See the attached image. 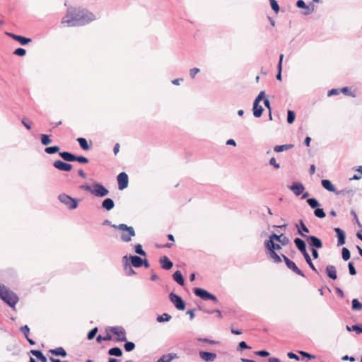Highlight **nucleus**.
Wrapping results in <instances>:
<instances>
[{
  "label": "nucleus",
  "instance_id": "17",
  "mask_svg": "<svg viewBox=\"0 0 362 362\" xmlns=\"http://www.w3.org/2000/svg\"><path fill=\"white\" fill-rule=\"evenodd\" d=\"M199 356L203 361L206 362L214 361L216 358V354L207 351H200Z\"/></svg>",
  "mask_w": 362,
  "mask_h": 362
},
{
  "label": "nucleus",
  "instance_id": "14",
  "mask_svg": "<svg viewBox=\"0 0 362 362\" xmlns=\"http://www.w3.org/2000/svg\"><path fill=\"white\" fill-rule=\"evenodd\" d=\"M296 6L298 8L306 9L304 13L305 15L312 13L315 10V6L313 4L306 5L303 0H298L296 3Z\"/></svg>",
  "mask_w": 362,
  "mask_h": 362
},
{
  "label": "nucleus",
  "instance_id": "63",
  "mask_svg": "<svg viewBox=\"0 0 362 362\" xmlns=\"http://www.w3.org/2000/svg\"><path fill=\"white\" fill-rule=\"evenodd\" d=\"M299 353H300V354H301V355H303V356L307 357V358H310V359H313V358H315V356L311 355V354H308V353H307V352L303 351H299Z\"/></svg>",
  "mask_w": 362,
  "mask_h": 362
},
{
  "label": "nucleus",
  "instance_id": "27",
  "mask_svg": "<svg viewBox=\"0 0 362 362\" xmlns=\"http://www.w3.org/2000/svg\"><path fill=\"white\" fill-rule=\"evenodd\" d=\"M49 353L55 356H61L65 357L66 356V351L63 347H58L55 349H50Z\"/></svg>",
  "mask_w": 362,
  "mask_h": 362
},
{
  "label": "nucleus",
  "instance_id": "43",
  "mask_svg": "<svg viewBox=\"0 0 362 362\" xmlns=\"http://www.w3.org/2000/svg\"><path fill=\"white\" fill-rule=\"evenodd\" d=\"M341 255H342V258L344 261H346L350 258V252L346 247L342 248Z\"/></svg>",
  "mask_w": 362,
  "mask_h": 362
},
{
  "label": "nucleus",
  "instance_id": "23",
  "mask_svg": "<svg viewBox=\"0 0 362 362\" xmlns=\"http://www.w3.org/2000/svg\"><path fill=\"white\" fill-rule=\"evenodd\" d=\"M264 246L267 250H273L274 251L279 250L281 247L279 244H276L272 242V240H268L264 242Z\"/></svg>",
  "mask_w": 362,
  "mask_h": 362
},
{
  "label": "nucleus",
  "instance_id": "51",
  "mask_svg": "<svg viewBox=\"0 0 362 362\" xmlns=\"http://www.w3.org/2000/svg\"><path fill=\"white\" fill-rule=\"evenodd\" d=\"M97 332H98V328H97V327H95V328H93V329H91V330L88 332V339L89 340L93 339L95 337V335H96Z\"/></svg>",
  "mask_w": 362,
  "mask_h": 362
},
{
  "label": "nucleus",
  "instance_id": "11",
  "mask_svg": "<svg viewBox=\"0 0 362 362\" xmlns=\"http://www.w3.org/2000/svg\"><path fill=\"white\" fill-rule=\"evenodd\" d=\"M298 233L301 236L305 237L307 238V240L308 241L310 245L317 249H320L322 247V243L318 238L315 236H306L300 230H298Z\"/></svg>",
  "mask_w": 362,
  "mask_h": 362
},
{
  "label": "nucleus",
  "instance_id": "56",
  "mask_svg": "<svg viewBox=\"0 0 362 362\" xmlns=\"http://www.w3.org/2000/svg\"><path fill=\"white\" fill-rule=\"evenodd\" d=\"M349 273L351 275H355L356 274V271L355 267H354V264L351 262H350L348 264Z\"/></svg>",
  "mask_w": 362,
  "mask_h": 362
},
{
  "label": "nucleus",
  "instance_id": "62",
  "mask_svg": "<svg viewBox=\"0 0 362 362\" xmlns=\"http://www.w3.org/2000/svg\"><path fill=\"white\" fill-rule=\"evenodd\" d=\"M205 313H209V314H211V313H216L217 316H218V317H219L220 319H221L222 317H223L222 314H221V311L219 310H214V311H212V310H205Z\"/></svg>",
  "mask_w": 362,
  "mask_h": 362
},
{
  "label": "nucleus",
  "instance_id": "54",
  "mask_svg": "<svg viewBox=\"0 0 362 362\" xmlns=\"http://www.w3.org/2000/svg\"><path fill=\"white\" fill-rule=\"evenodd\" d=\"M21 331L23 333L25 338H28L29 336L30 329L28 325H25L21 327Z\"/></svg>",
  "mask_w": 362,
  "mask_h": 362
},
{
  "label": "nucleus",
  "instance_id": "47",
  "mask_svg": "<svg viewBox=\"0 0 362 362\" xmlns=\"http://www.w3.org/2000/svg\"><path fill=\"white\" fill-rule=\"evenodd\" d=\"M272 8L275 11V13H278L279 11V6L276 0H269Z\"/></svg>",
  "mask_w": 362,
  "mask_h": 362
},
{
  "label": "nucleus",
  "instance_id": "33",
  "mask_svg": "<svg viewBox=\"0 0 362 362\" xmlns=\"http://www.w3.org/2000/svg\"><path fill=\"white\" fill-rule=\"evenodd\" d=\"M77 141L78 142L81 148L85 151H88L90 149V146L88 144V141L86 139L80 137L77 139Z\"/></svg>",
  "mask_w": 362,
  "mask_h": 362
},
{
  "label": "nucleus",
  "instance_id": "10",
  "mask_svg": "<svg viewBox=\"0 0 362 362\" xmlns=\"http://www.w3.org/2000/svg\"><path fill=\"white\" fill-rule=\"evenodd\" d=\"M91 193L97 197H103L108 194L109 191L101 184H94Z\"/></svg>",
  "mask_w": 362,
  "mask_h": 362
},
{
  "label": "nucleus",
  "instance_id": "39",
  "mask_svg": "<svg viewBox=\"0 0 362 362\" xmlns=\"http://www.w3.org/2000/svg\"><path fill=\"white\" fill-rule=\"evenodd\" d=\"M112 339V335L109 333H107L104 337L101 335H98L97 337V341L100 343L102 341H110Z\"/></svg>",
  "mask_w": 362,
  "mask_h": 362
},
{
  "label": "nucleus",
  "instance_id": "49",
  "mask_svg": "<svg viewBox=\"0 0 362 362\" xmlns=\"http://www.w3.org/2000/svg\"><path fill=\"white\" fill-rule=\"evenodd\" d=\"M135 252L137 254L141 255L142 256L146 255V252L143 250L142 247L140 244H137L135 245Z\"/></svg>",
  "mask_w": 362,
  "mask_h": 362
},
{
  "label": "nucleus",
  "instance_id": "26",
  "mask_svg": "<svg viewBox=\"0 0 362 362\" xmlns=\"http://www.w3.org/2000/svg\"><path fill=\"white\" fill-rule=\"evenodd\" d=\"M178 358L176 354L163 355L157 362H170L173 359Z\"/></svg>",
  "mask_w": 362,
  "mask_h": 362
},
{
  "label": "nucleus",
  "instance_id": "48",
  "mask_svg": "<svg viewBox=\"0 0 362 362\" xmlns=\"http://www.w3.org/2000/svg\"><path fill=\"white\" fill-rule=\"evenodd\" d=\"M22 124L25 126V127L27 129H31V122L27 117H23L22 119Z\"/></svg>",
  "mask_w": 362,
  "mask_h": 362
},
{
  "label": "nucleus",
  "instance_id": "28",
  "mask_svg": "<svg viewBox=\"0 0 362 362\" xmlns=\"http://www.w3.org/2000/svg\"><path fill=\"white\" fill-rule=\"evenodd\" d=\"M114 206V202L110 198L105 199L102 204L103 208L105 209L107 211H110L112 209H113Z\"/></svg>",
  "mask_w": 362,
  "mask_h": 362
},
{
  "label": "nucleus",
  "instance_id": "60",
  "mask_svg": "<svg viewBox=\"0 0 362 362\" xmlns=\"http://www.w3.org/2000/svg\"><path fill=\"white\" fill-rule=\"evenodd\" d=\"M341 92H342L344 94L349 95L353 98H354L356 95L355 94L351 93L347 87H344L340 90Z\"/></svg>",
  "mask_w": 362,
  "mask_h": 362
},
{
  "label": "nucleus",
  "instance_id": "34",
  "mask_svg": "<svg viewBox=\"0 0 362 362\" xmlns=\"http://www.w3.org/2000/svg\"><path fill=\"white\" fill-rule=\"evenodd\" d=\"M108 354L111 356H121L122 355V351L119 347H114L108 351Z\"/></svg>",
  "mask_w": 362,
  "mask_h": 362
},
{
  "label": "nucleus",
  "instance_id": "4",
  "mask_svg": "<svg viewBox=\"0 0 362 362\" xmlns=\"http://www.w3.org/2000/svg\"><path fill=\"white\" fill-rule=\"evenodd\" d=\"M264 98V91H261L253 103V115L255 117H259L263 112V107L259 105L260 101Z\"/></svg>",
  "mask_w": 362,
  "mask_h": 362
},
{
  "label": "nucleus",
  "instance_id": "21",
  "mask_svg": "<svg viewBox=\"0 0 362 362\" xmlns=\"http://www.w3.org/2000/svg\"><path fill=\"white\" fill-rule=\"evenodd\" d=\"M294 243L297 247V248L300 251V252L304 255L307 252L306 251V245L305 242L300 238H296L294 240Z\"/></svg>",
  "mask_w": 362,
  "mask_h": 362
},
{
  "label": "nucleus",
  "instance_id": "29",
  "mask_svg": "<svg viewBox=\"0 0 362 362\" xmlns=\"http://www.w3.org/2000/svg\"><path fill=\"white\" fill-rule=\"evenodd\" d=\"M59 156L66 161H75V156L69 152H61Z\"/></svg>",
  "mask_w": 362,
  "mask_h": 362
},
{
  "label": "nucleus",
  "instance_id": "31",
  "mask_svg": "<svg viewBox=\"0 0 362 362\" xmlns=\"http://www.w3.org/2000/svg\"><path fill=\"white\" fill-rule=\"evenodd\" d=\"M322 187L329 192H335V187L332 184V182L328 180H322Z\"/></svg>",
  "mask_w": 362,
  "mask_h": 362
},
{
  "label": "nucleus",
  "instance_id": "64",
  "mask_svg": "<svg viewBox=\"0 0 362 362\" xmlns=\"http://www.w3.org/2000/svg\"><path fill=\"white\" fill-rule=\"evenodd\" d=\"M287 356L291 359H296L297 361L299 360L298 356H297L296 354H294L293 352H288Z\"/></svg>",
  "mask_w": 362,
  "mask_h": 362
},
{
  "label": "nucleus",
  "instance_id": "52",
  "mask_svg": "<svg viewBox=\"0 0 362 362\" xmlns=\"http://www.w3.org/2000/svg\"><path fill=\"white\" fill-rule=\"evenodd\" d=\"M13 54L18 56L23 57L25 55L26 51L23 48H18L13 52Z\"/></svg>",
  "mask_w": 362,
  "mask_h": 362
},
{
  "label": "nucleus",
  "instance_id": "59",
  "mask_svg": "<svg viewBox=\"0 0 362 362\" xmlns=\"http://www.w3.org/2000/svg\"><path fill=\"white\" fill-rule=\"evenodd\" d=\"M269 164L273 165L276 169L280 168L279 164L276 162V158L274 157L270 159Z\"/></svg>",
  "mask_w": 362,
  "mask_h": 362
},
{
  "label": "nucleus",
  "instance_id": "9",
  "mask_svg": "<svg viewBox=\"0 0 362 362\" xmlns=\"http://www.w3.org/2000/svg\"><path fill=\"white\" fill-rule=\"evenodd\" d=\"M281 257H282L283 259L284 260V262H285L286 266L288 267V268L291 269L296 274L300 275V276H301L303 277L305 276L303 272L296 266L295 262H293V261L290 260L284 255H281Z\"/></svg>",
  "mask_w": 362,
  "mask_h": 362
},
{
  "label": "nucleus",
  "instance_id": "45",
  "mask_svg": "<svg viewBox=\"0 0 362 362\" xmlns=\"http://www.w3.org/2000/svg\"><path fill=\"white\" fill-rule=\"evenodd\" d=\"M314 214L315 216L320 218H325L326 216L322 209H316L314 211Z\"/></svg>",
  "mask_w": 362,
  "mask_h": 362
},
{
  "label": "nucleus",
  "instance_id": "57",
  "mask_svg": "<svg viewBox=\"0 0 362 362\" xmlns=\"http://www.w3.org/2000/svg\"><path fill=\"white\" fill-rule=\"evenodd\" d=\"M200 71L199 69L198 68H193L190 69V76L192 78H194L195 76Z\"/></svg>",
  "mask_w": 362,
  "mask_h": 362
},
{
  "label": "nucleus",
  "instance_id": "36",
  "mask_svg": "<svg viewBox=\"0 0 362 362\" xmlns=\"http://www.w3.org/2000/svg\"><path fill=\"white\" fill-rule=\"evenodd\" d=\"M352 309L354 310H362V303L358 301V299L354 298L352 300Z\"/></svg>",
  "mask_w": 362,
  "mask_h": 362
},
{
  "label": "nucleus",
  "instance_id": "35",
  "mask_svg": "<svg viewBox=\"0 0 362 362\" xmlns=\"http://www.w3.org/2000/svg\"><path fill=\"white\" fill-rule=\"evenodd\" d=\"M283 58H284V54H280L279 62V64H278L279 73L276 75V78L278 80H279V81L281 80V69H282V60H283Z\"/></svg>",
  "mask_w": 362,
  "mask_h": 362
},
{
  "label": "nucleus",
  "instance_id": "16",
  "mask_svg": "<svg viewBox=\"0 0 362 362\" xmlns=\"http://www.w3.org/2000/svg\"><path fill=\"white\" fill-rule=\"evenodd\" d=\"M6 34L8 36H11L13 39L18 41L22 45H27L32 40L30 38H27L21 35H17L13 33H6Z\"/></svg>",
  "mask_w": 362,
  "mask_h": 362
},
{
  "label": "nucleus",
  "instance_id": "40",
  "mask_svg": "<svg viewBox=\"0 0 362 362\" xmlns=\"http://www.w3.org/2000/svg\"><path fill=\"white\" fill-rule=\"evenodd\" d=\"M303 256H304V257L305 259L306 262L309 264L310 268L313 271L317 272L316 268L315 267L314 264H313V262L311 261V259H310V257L309 254L308 252H306L305 254L303 255Z\"/></svg>",
  "mask_w": 362,
  "mask_h": 362
},
{
  "label": "nucleus",
  "instance_id": "42",
  "mask_svg": "<svg viewBox=\"0 0 362 362\" xmlns=\"http://www.w3.org/2000/svg\"><path fill=\"white\" fill-rule=\"evenodd\" d=\"M296 118L295 112L292 110L288 111V117H287V122L289 124H292Z\"/></svg>",
  "mask_w": 362,
  "mask_h": 362
},
{
  "label": "nucleus",
  "instance_id": "1",
  "mask_svg": "<svg viewBox=\"0 0 362 362\" xmlns=\"http://www.w3.org/2000/svg\"><path fill=\"white\" fill-rule=\"evenodd\" d=\"M95 19V15L87 9L71 7L67 10L61 23L70 27L76 25V23L86 24Z\"/></svg>",
  "mask_w": 362,
  "mask_h": 362
},
{
  "label": "nucleus",
  "instance_id": "50",
  "mask_svg": "<svg viewBox=\"0 0 362 362\" xmlns=\"http://www.w3.org/2000/svg\"><path fill=\"white\" fill-rule=\"evenodd\" d=\"M135 348V344L133 343V342H127L125 343L124 344V349L127 351H132V350H134Z\"/></svg>",
  "mask_w": 362,
  "mask_h": 362
},
{
  "label": "nucleus",
  "instance_id": "5",
  "mask_svg": "<svg viewBox=\"0 0 362 362\" xmlns=\"http://www.w3.org/2000/svg\"><path fill=\"white\" fill-rule=\"evenodd\" d=\"M59 199L71 210L75 209L78 206V201L66 194H60Z\"/></svg>",
  "mask_w": 362,
  "mask_h": 362
},
{
  "label": "nucleus",
  "instance_id": "6",
  "mask_svg": "<svg viewBox=\"0 0 362 362\" xmlns=\"http://www.w3.org/2000/svg\"><path fill=\"white\" fill-rule=\"evenodd\" d=\"M194 293L197 296L200 297L203 300H212L214 302L218 301L217 298L214 295L211 294L203 288H196Z\"/></svg>",
  "mask_w": 362,
  "mask_h": 362
},
{
  "label": "nucleus",
  "instance_id": "37",
  "mask_svg": "<svg viewBox=\"0 0 362 362\" xmlns=\"http://www.w3.org/2000/svg\"><path fill=\"white\" fill-rule=\"evenodd\" d=\"M171 319V316L168 313H163L157 317V320L159 322H168Z\"/></svg>",
  "mask_w": 362,
  "mask_h": 362
},
{
  "label": "nucleus",
  "instance_id": "7",
  "mask_svg": "<svg viewBox=\"0 0 362 362\" xmlns=\"http://www.w3.org/2000/svg\"><path fill=\"white\" fill-rule=\"evenodd\" d=\"M169 298L170 301L174 304L175 308L180 310H184L185 308V304L181 297L174 294L173 293H170Z\"/></svg>",
  "mask_w": 362,
  "mask_h": 362
},
{
  "label": "nucleus",
  "instance_id": "3",
  "mask_svg": "<svg viewBox=\"0 0 362 362\" xmlns=\"http://www.w3.org/2000/svg\"><path fill=\"white\" fill-rule=\"evenodd\" d=\"M113 227L122 230L127 231V233H123L122 234V239L124 242H129L132 237L135 236V231L132 227L127 226L126 224H119L118 226L113 225Z\"/></svg>",
  "mask_w": 362,
  "mask_h": 362
},
{
  "label": "nucleus",
  "instance_id": "53",
  "mask_svg": "<svg viewBox=\"0 0 362 362\" xmlns=\"http://www.w3.org/2000/svg\"><path fill=\"white\" fill-rule=\"evenodd\" d=\"M75 161H78L81 163H88V159L86 157H83L82 156H75Z\"/></svg>",
  "mask_w": 362,
  "mask_h": 362
},
{
  "label": "nucleus",
  "instance_id": "13",
  "mask_svg": "<svg viewBox=\"0 0 362 362\" xmlns=\"http://www.w3.org/2000/svg\"><path fill=\"white\" fill-rule=\"evenodd\" d=\"M54 167L62 171L69 172L72 169V165L64 163L60 160H55L53 164Z\"/></svg>",
  "mask_w": 362,
  "mask_h": 362
},
{
  "label": "nucleus",
  "instance_id": "41",
  "mask_svg": "<svg viewBox=\"0 0 362 362\" xmlns=\"http://www.w3.org/2000/svg\"><path fill=\"white\" fill-rule=\"evenodd\" d=\"M41 142L43 145L47 146L52 142V140L49 139L48 135L42 134L41 135Z\"/></svg>",
  "mask_w": 362,
  "mask_h": 362
},
{
  "label": "nucleus",
  "instance_id": "18",
  "mask_svg": "<svg viewBox=\"0 0 362 362\" xmlns=\"http://www.w3.org/2000/svg\"><path fill=\"white\" fill-rule=\"evenodd\" d=\"M290 189L292 190L296 196H299L303 192L305 188L301 183L296 182L290 187Z\"/></svg>",
  "mask_w": 362,
  "mask_h": 362
},
{
  "label": "nucleus",
  "instance_id": "32",
  "mask_svg": "<svg viewBox=\"0 0 362 362\" xmlns=\"http://www.w3.org/2000/svg\"><path fill=\"white\" fill-rule=\"evenodd\" d=\"M294 147V145L293 144H284V145H279V146H276L274 148V151L275 152H281V151H286V150H288V149H291L292 148Z\"/></svg>",
  "mask_w": 362,
  "mask_h": 362
},
{
  "label": "nucleus",
  "instance_id": "25",
  "mask_svg": "<svg viewBox=\"0 0 362 362\" xmlns=\"http://www.w3.org/2000/svg\"><path fill=\"white\" fill-rule=\"evenodd\" d=\"M130 259L132 266L134 267H140L143 264V260L139 256H131Z\"/></svg>",
  "mask_w": 362,
  "mask_h": 362
},
{
  "label": "nucleus",
  "instance_id": "46",
  "mask_svg": "<svg viewBox=\"0 0 362 362\" xmlns=\"http://www.w3.org/2000/svg\"><path fill=\"white\" fill-rule=\"evenodd\" d=\"M124 270H125L126 274L129 276L135 274V272L134 271V269L132 268V267L127 262H126V264L124 265Z\"/></svg>",
  "mask_w": 362,
  "mask_h": 362
},
{
  "label": "nucleus",
  "instance_id": "20",
  "mask_svg": "<svg viewBox=\"0 0 362 362\" xmlns=\"http://www.w3.org/2000/svg\"><path fill=\"white\" fill-rule=\"evenodd\" d=\"M337 236L338 238L337 245H342L345 243V233L344 232L339 228H336L334 229Z\"/></svg>",
  "mask_w": 362,
  "mask_h": 362
},
{
  "label": "nucleus",
  "instance_id": "15",
  "mask_svg": "<svg viewBox=\"0 0 362 362\" xmlns=\"http://www.w3.org/2000/svg\"><path fill=\"white\" fill-rule=\"evenodd\" d=\"M269 240H272V242H274V240L281 243L283 245H286L288 243L289 240L287 237L284 236L283 234L281 235H276L275 233L272 234L269 236Z\"/></svg>",
  "mask_w": 362,
  "mask_h": 362
},
{
  "label": "nucleus",
  "instance_id": "2",
  "mask_svg": "<svg viewBox=\"0 0 362 362\" xmlns=\"http://www.w3.org/2000/svg\"><path fill=\"white\" fill-rule=\"evenodd\" d=\"M1 300L6 303L9 306L14 308L19 300L18 296L13 291L1 287Z\"/></svg>",
  "mask_w": 362,
  "mask_h": 362
},
{
  "label": "nucleus",
  "instance_id": "30",
  "mask_svg": "<svg viewBox=\"0 0 362 362\" xmlns=\"http://www.w3.org/2000/svg\"><path fill=\"white\" fill-rule=\"evenodd\" d=\"M173 279L180 285H184V279L180 271H176L173 274Z\"/></svg>",
  "mask_w": 362,
  "mask_h": 362
},
{
  "label": "nucleus",
  "instance_id": "44",
  "mask_svg": "<svg viewBox=\"0 0 362 362\" xmlns=\"http://www.w3.org/2000/svg\"><path fill=\"white\" fill-rule=\"evenodd\" d=\"M307 202L309 204V206L313 209L316 208L320 205L318 202L313 198L308 199L307 200Z\"/></svg>",
  "mask_w": 362,
  "mask_h": 362
},
{
  "label": "nucleus",
  "instance_id": "8",
  "mask_svg": "<svg viewBox=\"0 0 362 362\" xmlns=\"http://www.w3.org/2000/svg\"><path fill=\"white\" fill-rule=\"evenodd\" d=\"M110 331L117 337V341H124L127 340L126 332L124 328L121 327H112L110 328Z\"/></svg>",
  "mask_w": 362,
  "mask_h": 362
},
{
  "label": "nucleus",
  "instance_id": "55",
  "mask_svg": "<svg viewBox=\"0 0 362 362\" xmlns=\"http://www.w3.org/2000/svg\"><path fill=\"white\" fill-rule=\"evenodd\" d=\"M30 353L38 360L43 356V354L39 350H31Z\"/></svg>",
  "mask_w": 362,
  "mask_h": 362
},
{
  "label": "nucleus",
  "instance_id": "58",
  "mask_svg": "<svg viewBox=\"0 0 362 362\" xmlns=\"http://www.w3.org/2000/svg\"><path fill=\"white\" fill-rule=\"evenodd\" d=\"M351 329L353 331H355L357 334L362 333V326L360 327L358 325H354L351 326Z\"/></svg>",
  "mask_w": 362,
  "mask_h": 362
},
{
  "label": "nucleus",
  "instance_id": "19",
  "mask_svg": "<svg viewBox=\"0 0 362 362\" xmlns=\"http://www.w3.org/2000/svg\"><path fill=\"white\" fill-rule=\"evenodd\" d=\"M161 267L164 269H170L173 267V262L168 259V257L164 256L160 259Z\"/></svg>",
  "mask_w": 362,
  "mask_h": 362
},
{
  "label": "nucleus",
  "instance_id": "12",
  "mask_svg": "<svg viewBox=\"0 0 362 362\" xmlns=\"http://www.w3.org/2000/svg\"><path fill=\"white\" fill-rule=\"evenodd\" d=\"M118 188L120 190H123L127 188L129 183L128 175L127 173L122 172L117 176Z\"/></svg>",
  "mask_w": 362,
  "mask_h": 362
},
{
  "label": "nucleus",
  "instance_id": "24",
  "mask_svg": "<svg viewBox=\"0 0 362 362\" xmlns=\"http://www.w3.org/2000/svg\"><path fill=\"white\" fill-rule=\"evenodd\" d=\"M326 272H327V276L330 279L335 280L337 278V271H336V268L334 266H333V265L327 266L326 268Z\"/></svg>",
  "mask_w": 362,
  "mask_h": 362
},
{
  "label": "nucleus",
  "instance_id": "22",
  "mask_svg": "<svg viewBox=\"0 0 362 362\" xmlns=\"http://www.w3.org/2000/svg\"><path fill=\"white\" fill-rule=\"evenodd\" d=\"M267 255L270 259H272V261L274 263H280L282 261V259L280 255H279L276 251H274L273 250H267Z\"/></svg>",
  "mask_w": 362,
  "mask_h": 362
},
{
  "label": "nucleus",
  "instance_id": "61",
  "mask_svg": "<svg viewBox=\"0 0 362 362\" xmlns=\"http://www.w3.org/2000/svg\"><path fill=\"white\" fill-rule=\"evenodd\" d=\"M255 354L262 357H267L269 356V353L267 351H258L255 352Z\"/></svg>",
  "mask_w": 362,
  "mask_h": 362
},
{
  "label": "nucleus",
  "instance_id": "38",
  "mask_svg": "<svg viewBox=\"0 0 362 362\" xmlns=\"http://www.w3.org/2000/svg\"><path fill=\"white\" fill-rule=\"evenodd\" d=\"M59 151V147L57 146L47 147L45 149V151L48 154L56 153Z\"/></svg>",
  "mask_w": 362,
  "mask_h": 362
}]
</instances>
